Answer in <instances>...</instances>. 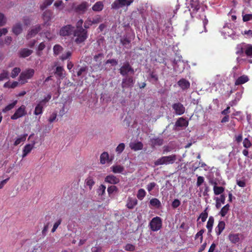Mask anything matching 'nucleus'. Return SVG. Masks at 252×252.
Returning <instances> with one entry per match:
<instances>
[{
    "label": "nucleus",
    "instance_id": "obj_1",
    "mask_svg": "<svg viewBox=\"0 0 252 252\" xmlns=\"http://www.w3.org/2000/svg\"><path fill=\"white\" fill-rule=\"evenodd\" d=\"M35 70L34 69L28 68H27L20 73L18 81L20 84L24 85L27 83L28 80L32 79L34 76Z\"/></svg>",
    "mask_w": 252,
    "mask_h": 252
},
{
    "label": "nucleus",
    "instance_id": "obj_2",
    "mask_svg": "<svg viewBox=\"0 0 252 252\" xmlns=\"http://www.w3.org/2000/svg\"><path fill=\"white\" fill-rule=\"evenodd\" d=\"M74 40L77 44L84 42L87 38V32L83 28L76 30L73 32Z\"/></svg>",
    "mask_w": 252,
    "mask_h": 252
},
{
    "label": "nucleus",
    "instance_id": "obj_3",
    "mask_svg": "<svg viewBox=\"0 0 252 252\" xmlns=\"http://www.w3.org/2000/svg\"><path fill=\"white\" fill-rule=\"evenodd\" d=\"M177 158L175 155H172L168 156H164L156 160L154 162L155 166L163 164H173L176 160Z\"/></svg>",
    "mask_w": 252,
    "mask_h": 252
},
{
    "label": "nucleus",
    "instance_id": "obj_4",
    "mask_svg": "<svg viewBox=\"0 0 252 252\" xmlns=\"http://www.w3.org/2000/svg\"><path fill=\"white\" fill-rule=\"evenodd\" d=\"M51 96L48 95L44 99L40 101L35 106L34 114L35 115H41L43 112V107L45 105L47 102H48L51 98Z\"/></svg>",
    "mask_w": 252,
    "mask_h": 252
},
{
    "label": "nucleus",
    "instance_id": "obj_5",
    "mask_svg": "<svg viewBox=\"0 0 252 252\" xmlns=\"http://www.w3.org/2000/svg\"><path fill=\"white\" fill-rule=\"evenodd\" d=\"M149 225L152 231H158L161 228L162 226L161 219L158 217H155L152 219Z\"/></svg>",
    "mask_w": 252,
    "mask_h": 252
},
{
    "label": "nucleus",
    "instance_id": "obj_6",
    "mask_svg": "<svg viewBox=\"0 0 252 252\" xmlns=\"http://www.w3.org/2000/svg\"><path fill=\"white\" fill-rule=\"evenodd\" d=\"M245 52L248 56H252V45L250 44L240 45L237 47V54Z\"/></svg>",
    "mask_w": 252,
    "mask_h": 252
},
{
    "label": "nucleus",
    "instance_id": "obj_7",
    "mask_svg": "<svg viewBox=\"0 0 252 252\" xmlns=\"http://www.w3.org/2000/svg\"><path fill=\"white\" fill-rule=\"evenodd\" d=\"M26 114L27 111L26 106L22 105L15 111L14 114L11 116V119L13 120H17L19 118L24 117Z\"/></svg>",
    "mask_w": 252,
    "mask_h": 252
},
{
    "label": "nucleus",
    "instance_id": "obj_8",
    "mask_svg": "<svg viewBox=\"0 0 252 252\" xmlns=\"http://www.w3.org/2000/svg\"><path fill=\"white\" fill-rule=\"evenodd\" d=\"M132 1V0H116L112 4V8L118 9L125 5L128 6Z\"/></svg>",
    "mask_w": 252,
    "mask_h": 252
},
{
    "label": "nucleus",
    "instance_id": "obj_9",
    "mask_svg": "<svg viewBox=\"0 0 252 252\" xmlns=\"http://www.w3.org/2000/svg\"><path fill=\"white\" fill-rule=\"evenodd\" d=\"M101 21V17L99 15H96L93 18L89 17L85 21L84 27L89 28L91 26L97 24Z\"/></svg>",
    "mask_w": 252,
    "mask_h": 252
},
{
    "label": "nucleus",
    "instance_id": "obj_10",
    "mask_svg": "<svg viewBox=\"0 0 252 252\" xmlns=\"http://www.w3.org/2000/svg\"><path fill=\"white\" fill-rule=\"evenodd\" d=\"M89 6V4L88 2L83 1L81 3L74 6L73 8L77 13H84L87 10Z\"/></svg>",
    "mask_w": 252,
    "mask_h": 252
},
{
    "label": "nucleus",
    "instance_id": "obj_11",
    "mask_svg": "<svg viewBox=\"0 0 252 252\" xmlns=\"http://www.w3.org/2000/svg\"><path fill=\"white\" fill-rule=\"evenodd\" d=\"M120 73L123 75H126L128 74H133L134 71L128 63H125L121 67Z\"/></svg>",
    "mask_w": 252,
    "mask_h": 252
},
{
    "label": "nucleus",
    "instance_id": "obj_12",
    "mask_svg": "<svg viewBox=\"0 0 252 252\" xmlns=\"http://www.w3.org/2000/svg\"><path fill=\"white\" fill-rule=\"evenodd\" d=\"M41 30V25H38L33 27L29 31L27 35V38L29 39L35 36Z\"/></svg>",
    "mask_w": 252,
    "mask_h": 252
},
{
    "label": "nucleus",
    "instance_id": "obj_13",
    "mask_svg": "<svg viewBox=\"0 0 252 252\" xmlns=\"http://www.w3.org/2000/svg\"><path fill=\"white\" fill-rule=\"evenodd\" d=\"M228 239L232 243L236 244L243 239V235L239 233H231L229 234Z\"/></svg>",
    "mask_w": 252,
    "mask_h": 252
},
{
    "label": "nucleus",
    "instance_id": "obj_14",
    "mask_svg": "<svg viewBox=\"0 0 252 252\" xmlns=\"http://www.w3.org/2000/svg\"><path fill=\"white\" fill-rule=\"evenodd\" d=\"M112 161V158H109V155L107 152L102 153L100 156V163L101 164H105L106 163H111Z\"/></svg>",
    "mask_w": 252,
    "mask_h": 252
},
{
    "label": "nucleus",
    "instance_id": "obj_15",
    "mask_svg": "<svg viewBox=\"0 0 252 252\" xmlns=\"http://www.w3.org/2000/svg\"><path fill=\"white\" fill-rule=\"evenodd\" d=\"M172 107L173 109L175 110L176 114L179 115L183 114L185 111V107L182 104L180 103L174 104L172 106Z\"/></svg>",
    "mask_w": 252,
    "mask_h": 252
},
{
    "label": "nucleus",
    "instance_id": "obj_16",
    "mask_svg": "<svg viewBox=\"0 0 252 252\" xmlns=\"http://www.w3.org/2000/svg\"><path fill=\"white\" fill-rule=\"evenodd\" d=\"M73 27L70 25H67L63 27L60 32V34L62 36L69 35L73 31Z\"/></svg>",
    "mask_w": 252,
    "mask_h": 252
},
{
    "label": "nucleus",
    "instance_id": "obj_17",
    "mask_svg": "<svg viewBox=\"0 0 252 252\" xmlns=\"http://www.w3.org/2000/svg\"><path fill=\"white\" fill-rule=\"evenodd\" d=\"M214 200L216 201V207L219 209L222 204H223L225 200V196L224 194H221L220 197H215Z\"/></svg>",
    "mask_w": 252,
    "mask_h": 252
},
{
    "label": "nucleus",
    "instance_id": "obj_18",
    "mask_svg": "<svg viewBox=\"0 0 252 252\" xmlns=\"http://www.w3.org/2000/svg\"><path fill=\"white\" fill-rule=\"evenodd\" d=\"M129 147L132 150L136 151L142 149L143 145L141 142L134 141L129 143Z\"/></svg>",
    "mask_w": 252,
    "mask_h": 252
},
{
    "label": "nucleus",
    "instance_id": "obj_19",
    "mask_svg": "<svg viewBox=\"0 0 252 252\" xmlns=\"http://www.w3.org/2000/svg\"><path fill=\"white\" fill-rule=\"evenodd\" d=\"M119 179L113 175L107 176L105 178V182L111 184H116L119 182Z\"/></svg>",
    "mask_w": 252,
    "mask_h": 252
},
{
    "label": "nucleus",
    "instance_id": "obj_20",
    "mask_svg": "<svg viewBox=\"0 0 252 252\" xmlns=\"http://www.w3.org/2000/svg\"><path fill=\"white\" fill-rule=\"evenodd\" d=\"M23 30L22 24L20 22L16 23L12 28V32L16 35L20 34L22 32Z\"/></svg>",
    "mask_w": 252,
    "mask_h": 252
},
{
    "label": "nucleus",
    "instance_id": "obj_21",
    "mask_svg": "<svg viewBox=\"0 0 252 252\" xmlns=\"http://www.w3.org/2000/svg\"><path fill=\"white\" fill-rule=\"evenodd\" d=\"M112 171L115 174L123 173L125 168L123 166L115 164L110 167Z\"/></svg>",
    "mask_w": 252,
    "mask_h": 252
},
{
    "label": "nucleus",
    "instance_id": "obj_22",
    "mask_svg": "<svg viewBox=\"0 0 252 252\" xmlns=\"http://www.w3.org/2000/svg\"><path fill=\"white\" fill-rule=\"evenodd\" d=\"M34 144H27L25 145L23 150V158L26 157L27 155L31 152L34 147Z\"/></svg>",
    "mask_w": 252,
    "mask_h": 252
},
{
    "label": "nucleus",
    "instance_id": "obj_23",
    "mask_svg": "<svg viewBox=\"0 0 252 252\" xmlns=\"http://www.w3.org/2000/svg\"><path fill=\"white\" fill-rule=\"evenodd\" d=\"M27 136V134H24L19 135L15 139L14 145L15 146H17L19 144L23 143L26 140Z\"/></svg>",
    "mask_w": 252,
    "mask_h": 252
},
{
    "label": "nucleus",
    "instance_id": "obj_24",
    "mask_svg": "<svg viewBox=\"0 0 252 252\" xmlns=\"http://www.w3.org/2000/svg\"><path fill=\"white\" fill-rule=\"evenodd\" d=\"M104 7L103 3L102 1H99L96 2L93 6L92 9L95 12H99L101 11Z\"/></svg>",
    "mask_w": 252,
    "mask_h": 252
},
{
    "label": "nucleus",
    "instance_id": "obj_25",
    "mask_svg": "<svg viewBox=\"0 0 252 252\" xmlns=\"http://www.w3.org/2000/svg\"><path fill=\"white\" fill-rule=\"evenodd\" d=\"M137 204V200L135 198L128 197L126 206L129 209H133Z\"/></svg>",
    "mask_w": 252,
    "mask_h": 252
},
{
    "label": "nucleus",
    "instance_id": "obj_26",
    "mask_svg": "<svg viewBox=\"0 0 252 252\" xmlns=\"http://www.w3.org/2000/svg\"><path fill=\"white\" fill-rule=\"evenodd\" d=\"M225 223L223 221H220L216 228V232L217 235H220L225 228Z\"/></svg>",
    "mask_w": 252,
    "mask_h": 252
},
{
    "label": "nucleus",
    "instance_id": "obj_27",
    "mask_svg": "<svg viewBox=\"0 0 252 252\" xmlns=\"http://www.w3.org/2000/svg\"><path fill=\"white\" fill-rule=\"evenodd\" d=\"M179 86L183 90L189 87L190 84L189 81L184 79H181L178 82Z\"/></svg>",
    "mask_w": 252,
    "mask_h": 252
},
{
    "label": "nucleus",
    "instance_id": "obj_28",
    "mask_svg": "<svg viewBox=\"0 0 252 252\" xmlns=\"http://www.w3.org/2000/svg\"><path fill=\"white\" fill-rule=\"evenodd\" d=\"M52 18V13L50 11H45L43 14V19L44 24H48V22Z\"/></svg>",
    "mask_w": 252,
    "mask_h": 252
},
{
    "label": "nucleus",
    "instance_id": "obj_29",
    "mask_svg": "<svg viewBox=\"0 0 252 252\" xmlns=\"http://www.w3.org/2000/svg\"><path fill=\"white\" fill-rule=\"evenodd\" d=\"M249 80V78L247 76L243 75L239 77L236 81L235 84L236 85H239L243 84L247 82Z\"/></svg>",
    "mask_w": 252,
    "mask_h": 252
},
{
    "label": "nucleus",
    "instance_id": "obj_30",
    "mask_svg": "<svg viewBox=\"0 0 252 252\" xmlns=\"http://www.w3.org/2000/svg\"><path fill=\"white\" fill-rule=\"evenodd\" d=\"M221 32L224 35V37L226 38L227 36H229L231 35L232 32V30L227 26H225L223 27Z\"/></svg>",
    "mask_w": 252,
    "mask_h": 252
},
{
    "label": "nucleus",
    "instance_id": "obj_31",
    "mask_svg": "<svg viewBox=\"0 0 252 252\" xmlns=\"http://www.w3.org/2000/svg\"><path fill=\"white\" fill-rule=\"evenodd\" d=\"M32 53V51L29 49L24 48L22 49L20 52V56L26 58L29 56Z\"/></svg>",
    "mask_w": 252,
    "mask_h": 252
},
{
    "label": "nucleus",
    "instance_id": "obj_32",
    "mask_svg": "<svg viewBox=\"0 0 252 252\" xmlns=\"http://www.w3.org/2000/svg\"><path fill=\"white\" fill-rule=\"evenodd\" d=\"M150 205L157 208H159L161 206L160 201L157 198H152L150 201Z\"/></svg>",
    "mask_w": 252,
    "mask_h": 252
},
{
    "label": "nucleus",
    "instance_id": "obj_33",
    "mask_svg": "<svg viewBox=\"0 0 252 252\" xmlns=\"http://www.w3.org/2000/svg\"><path fill=\"white\" fill-rule=\"evenodd\" d=\"M224 190V188L222 187H219L215 185L213 187V191L215 195L222 194V193Z\"/></svg>",
    "mask_w": 252,
    "mask_h": 252
},
{
    "label": "nucleus",
    "instance_id": "obj_34",
    "mask_svg": "<svg viewBox=\"0 0 252 252\" xmlns=\"http://www.w3.org/2000/svg\"><path fill=\"white\" fill-rule=\"evenodd\" d=\"M188 125V122L183 118H180L176 123V126H187Z\"/></svg>",
    "mask_w": 252,
    "mask_h": 252
},
{
    "label": "nucleus",
    "instance_id": "obj_35",
    "mask_svg": "<svg viewBox=\"0 0 252 252\" xmlns=\"http://www.w3.org/2000/svg\"><path fill=\"white\" fill-rule=\"evenodd\" d=\"M133 84V80L131 78H126L123 81V87L132 86Z\"/></svg>",
    "mask_w": 252,
    "mask_h": 252
},
{
    "label": "nucleus",
    "instance_id": "obj_36",
    "mask_svg": "<svg viewBox=\"0 0 252 252\" xmlns=\"http://www.w3.org/2000/svg\"><path fill=\"white\" fill-rule=\"evenodd\" d=\"M214 222V218L213 217H210L206 225V227L208 229L209 232H211L212 231Z\"/></svg>",
    "mask_w": 252,
    "mask_h": 252
},
{
    "label": "nucleus",
    "instance_id": "obj_37",
    "mask_svg": "<svg viewBox=\"0 0 252 252\" xmlns=\"http://www.w3.org/2000/svg\"><path fill=\"white\" fill-rule=\"evenodd\" d=\"M19 84H20L19 81H13L12 82H7L4 84V87L8 88H14L18 86Z\"/></svg>",
    "mask_w": 252,
    "mask_h": 252
},
{
    "label": "nucleus",
    "instance_id": "obj_38",
    "mask_svg": "<svg viewBox=\"0 0 252 252\" xmlns=\"http://www.w3.org/2000/svg\"><path fill=\"white\" fill-rule=\"evenodd\" d=\"M46 45L44 42H41L37 47L36 54L40 56L42 55V50L45 48Z\"/></svg>",
    "mask_w": 252,
    "mask_h": 252
},
{
    "label": "nucleus",
    "instance_id": "obj_39",
    "mask_svg": "<svg viewBox=\"0 0 252 252\" xmlns=\"http://www.w3.org/2000/svg\"><path fill=\"white\" fill-rule=\"evenodd\" d=\"M17 103V100H14L12 103L7 105L2 109V112L5 113L13 109Z\"/></svg>",
    "mask_w": 252,
    "mask_h": 252
},
{
    "label": "nucleus",
    "instance_id": "obj_40",
    "mask_svg": "<svg viewBox=\"0 0 252 252\" xmlns=\"http://www.w3.org/2000/svg\"><path fill=\"white\" fill-rule=\"evenodd\" d=\"M21 72V69L19 67H14L11 71L10 76L12 78H16Z\"/></svg>",
    "mask_w": 252,
    "mask_h": 252
},
{
    "label": "nucleus",
    "instance_id": "obj_41",
    "mask_svg": "<svg viewBox=\"0 0 252 252\" xmlns=\"http://www.w3.org/2000/svg\"><path fill=\"white\" fill-rule=\"evenodd\" d=\"M229 207L230 206L229 204H226L223 206L220 212V215L221 217H224L229 210Z\"/></svg>",
    "mask_w": 252,
    "mask_h": 252
},
{
    "label": "nucleus",
    "instance_id": "obj_42",
    "mask_svg": "<svg viewBox=\"0 0 252 252\" xmlns=\"http://www.w3.org/2000/svg\"><path fill=\"white\" fill-rule=\"evenodd\" d=\"M146 192L143 189H140L138 190L137 197L138 199L142 200L145 196Z\"/></svg>",
    "mask_w": 252,
    "mask_h": 252
},
{
    "label": "nucleus",
    "instance_id": "obj_43",
    "mask_svg": "<svg viewBox=\"0 0 252 252\" xmlns=\"http://www.w3.org/2000/svg\"><path fill=\"white\" fill-rule=\"evenodd\" d=\"M175 69L179 72H182L184 68V63L182 61H179L174 66Z\"/></svg>",
    "mask_w": 252,
    "mask_h": 252
},
{
    "label": "nucleus",
    "instance_id": "obj_44",
    "mask_svg": "<svg viewBox=\"0 0 252 252\" xmlns=\"http://www.w3.org/2000/svg\"><path fill=\"white\" fill-rule=\"evenodd\" d=\"M54 0H45L42 4H40V7L42 10L46 8L48 6L51 5Z\"/></svg>",
    "mask_w": 252,
    "mask_h": 252
},
{
    "label": "nucleus",
    "instance_id": "obj_45",
    "mask_svg": "<svg viewBox=\"0 0 252 252\" xmlns=\"http://www.w3.org/2000/svg\"><path fill=\"white\" fill-rule=\"evenodd\" d=\"M204 229H201L199 232H198L195 235V238L196 240H199V242L201 243L203 240V234L204 232Z\"/></svg>",
    "mask_w": 252,
    "mask_h": 252
},
{
    "label": "nucleus",
    "instance_id": "obj_46",
    "mask_svg": "<svg viewBox=\"0 0 252 252\" xmlns=\"http://www.w3.org/2000/svg\"><path fill=\"white\" fill-rule=\"evenodd\" d=\"M106 187L103 185H101L97 191V192L99 195H102L105 192Z\"/></svg>",
    "mask_w": 252,
    "mask_h": 252
},
{
    "label": "nucleus",
    "instance_id": "obj_47",
    "mask_svg": "<svg viewBox=\"0 0 252 252\" xmlns=\"http://www.w3.org/2000/svg\"><path fill=\"white\" fill-rule=\"evenodd\" d=\"M53 50L54 54L57 55L62 52L63 48L59 45H56L54 46Z\"/></svg>",
    "mask_w": 252,
    "mask_h": 252
},
{
    "label": "nucleus",
    "instance_id": "obj_48",
    "mask_svg": "<svg viewBox=\"0 0 252 252\" xmlns=\"http://www.w3.org/2000/svg\"><path fill=\"white\" fill-rule=\"evenodd\" d=\"M125 148V145L124 143H120L119 144V145L117 147L116 149V152L118 154H121L124 150Z\"/></svg>",
    "mask_w": 252,
    "mask_h": 252
},
{
    "label": "nucleus",
    "instance_id": "obj_49",
    "mask_svg": "<svg viewBox=\"0 0 252 252\" xmlns=\"http://www.w3.org/2000/svg\"><path fill=\"white\" fill-rule=\"evenodd\" d=\"M86 184L87 186H89V188L91 189L94 184V182L92 178L89 177L86 179Z\"/></svg>",
    "mask_w": 252,
    "mask_h": 252
},
{
    "label": "nucleus",
    "instance_id": "obj_50",
    "mask_svg": "<svg viewBox=\"0 0 252 252\" xmlns=\"http://www.w3.org/2000/svg\"><path fill=\"white\" fill-rule=\"evenodd\" d=\"M118 190L117 188L115 186H111L108 188L107 191L109 195L112 194L115 192H117Z\"/></svg>",
    "mask_w": 252,
    "mask_h": 252
},
{
    "label": "nucleus",
    "instance_id": "obj_51",
    "mask_svg": "<svg viewBox=\"0 0 252 252\" xmlns=\"http://www.w3.org/2000/svg\"><path fill=\"white\" fill-rule=\"evenodd\" d=\"M32 18L31 17L26 16L23 19L24 24L26 26H28L32 23Z\"/></svg>",
    "mask_w": 252,
    "mask_h": 252
},
{
    "label": "nucleus",
    "instance_id": "obj_52",
    "mask_svg": "<svg viewBox=\"0 0 252 252\" xmlns=\"http://www.w3.org/2000/svg\"><path fill=\"white\" fill-rule=\"evenodd\" d=\"M8 73L7 71H3L0 74V81L8 78Z\"/></svg>",
    "mask_w": 252,
    "mask_h": 252
},
{
    "label": "nucleus",
    "instance_id": "obj_53",
    "mask_svg": "<svg viewBox=\"0 0 252 252\" xmlns=\"http://www.w3.org/2000/svg\"><path fill=\"white\" fill-rule=\"evenodd\" d=\"M252 20V14H245L243 16V20L248 22Z\"/></svg>",
    "mask_w": 252,
    "mask_h": 252
},
{
    "label": "nucleus",
    "instance_id": "obj_54",
    "mask_svg": "<svg viewBox=\"0 0 252 252\" xmlns=\"http://www.w3.org/2000/svg\"><path fill=\"white\" fill-rule=\"evenodd\" d=\"M71 55V52L70 51H67L66 53L63 54L61 57L62 60H65L69 58Z\"/></svg>",
    "mask_w": 252,
    "mask_h": 252
},
{
    "label": "nucleus",
    "instance_id": "obj_55",
    "mask_svg": "<svg viewBox=\"0 0 252 252\" xmlns=\"http://www.w3.org/2000/svg\"><path fill=\"white\" fill-rule=\"evenodd\" d=\"M204 182V178L202 176H198L197 177L196 186L200 187Z\"/></svg>",
    "mask_w": 252,
    "mask_h": 252
},
{
    "label": "nucleus",
    "instance_id": "obj_56",
    "mask_svg": "<svg viewBox=\"0 0 252 252\" xmlns=\"http://www.w3.org/2000/svg\"><path fill=\"white\" fill-rule=\"evenodd\" d=\"M208 217V213L205 211L202 213L199 216V219H200L202 222H204Z\"/></svg>",
    "mask_w": 252,
    "mask_h": 252
},
{
    "label": "nucleus",
    "instance_id": "obj_57",
    "mask_svg": "<svg viewBox=\"0 0 252 252\" xmlns=\"http://www.w3.org/2000/svg\"><path fill=\"white\" fill-rule=\"evenodd\" d=\"M56 74L60 77L63 76V68L61 66H58L56 68Z\"/></svg>",
    "mask_w": 252,
    "mask_h": 252
},
{
    "label": "nucleus",
    "instance_id": "obj_58",
    "mask_svg": "<svg viewBox=\"0 0 252 252\" xmlns=\"http://www.w3.org/2000/svg\"><path fill=\"white\" fill-rule=\"evenodd\" d=\"M61 220H58L54 223L53 228L51 231L52 232H54L56 230V229H57V228L59 226V225L61 224Z\"/></svg>",
    "mask_w": 252,
    "mask_h": 252
},
{
    "label": "nucleus",
    "instance_id": "obj_59",
    "mask_svg": "<svg viewBox=\"0 0 252 252\" xmlns=\"http://www.w3.org/2000/svg\"><path fill=\"white\" fill-rule=\"evenodd\" d=\"M252 144L250 141L247 139L245 138L243 141V146L244 147L246 148H250Z\"/></svg>",
    "mask_w": 252,
    "mask_h": 252
},
{
    "label": "nucleus",
    "instance_id": "obj_60",
    "mask_svg": "<svg viewBox=\"0 0 252 252\" xmlns=\"http://www.w3.org/2000/svg\"><path fill=\"white\" fill-rule=\"evenodd\" d=\"M6 18L3 14L0 13V27L2 26L6 23Z\"/></svg>",
    "mask_w": 252,
    "mask_h": 252
},
{
    "label": "nucleus",
    "instance_id": "obj_61",
    "mask_svg": "<svg viewBox=\"0 0 252 252\" xmlns=\"http://www.w3.org/2000/svg\"><path fill=\"white\" fill-rule=\"evenodd\" d=\"M156 184L154 182L150 183L147 186V189L150 192L156 186Z\"/></svg>",
    "mask_w": 252,
    "mask_h": 252
},
{
    "label": "nucleus",
    "instance_id": "obj_62",
    "mask_svg": "<svg viewBox=\"0 0 252 252\" xmlns=\"http://www.w3.org/2000/svg\"><path fill=\"white\" fill-rule=\"evenodd\" d=\"M237 184L240 187L244 188L246 186V182L245 180H237Z\"/></svg>",
    "mask_w": 252,
    "mask_h": 252
},
{
    "label": "nucleus",
    "instance_id": "obj_63",
    "mask_svg": "<svg viewBox=\"0 0 252 252\" xmlns=\"http://www.w3.org/2000/svg\"><path fill=\"white\" fill-rule=\"evenodd\" d=\"M135 249V247L131 244H127L125 246V250L128 251H133Z\"/></svg>",
    "mask_w": 252,
    "mask_h": 252
},
{
    "label": "nucleus",
    "instance_id": "obj_64",
    "mask_svg": "<svg viewBox=\"0 0 252 252\" xmlns=\"http://www.w3.org/2000/svg\"><path fill=\"white\" fill-rule=\"evenodd\" d=\"M180 205V201L178 199H175L172 203V206L175 208Z\"/></svg>",
    "mask_w": 252,
    "mask_h": 252
}]
</instances>
